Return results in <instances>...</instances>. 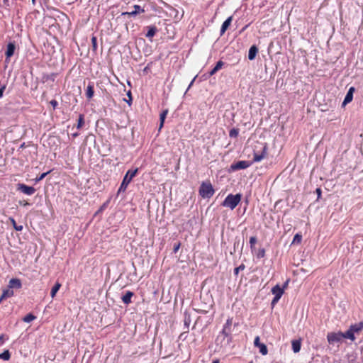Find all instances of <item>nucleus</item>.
<instances>
[{
	"label": "nucleus",
	"mask_w": 363,
	"mask_h": 363,
	"mask_svg": "<svg viewBox=\"0 0 363 363\" xmlns=\"http://www.w3.org/2000/svg\"><path fill=\"white\" fill-rule=\"evenodd\" d=\"M14 294V292L13 291V289H11V288H9L8 286V289H4L3 291V293H2V298H4L5 299L7 298H10V297H12Z\"/></svg>",
	"instance_id": "obj_18"
},
{
	"label": "nucleus",
	"mask_w": 363,
	"mask_h": 363,
	"mask_svg": "<svg viewBox=\"0 0 363 363\" xmlns=\"http://www.w3.org/2000/svg\"><path fill=\"white\" fill-rule=\"evenodd\" d=\"M5 89H6V86H5V85L2 86L0 88V98H1V97H2L3 94H4V90H5Z\"/></svg>",
	"instance_id": "obj_39"
},
{
	"label": "nucleus",
	"mask_w": 363,
	"mask_h": 363,
	"mask_svg": "<svg viewBox=\"0 0 363 363\" xmlns=\"http://www.w3.org/2000/svg\"><path fill=\"white\" fill-rule=\"evenodd\" d=\"M343 338L350 339V340L354 341L355 340V336L352 331L349 328L348 330L343 333Z\"/></svg>",
	"instance_id": "obj_19"
},
{
	"label": "nucleus",
	"mask_w": 363,
	"mask_h": 363,
	"mask_svg": "<svg viewBox=\"0 0 363 363\" xmlns=\"http://www.w3.org/2000/svg\"><path fill=\"white\" fill-rule=\"evenodd\" d=\"M251 164L250 162L247 161H238L235 163H233L230 165V170L231 171H236L239 169H244L250 167Z\"/></svg>",
	"instance_id": "obj_5"
},
{
	"label": "nucleus",
	"mask_w": 363,
	"mask_h": 363,
	"mask_svg": "<svg viewBox=\"0 0 363 363\" xmlns=\"http://www.w3.org/2000/svg\"><path fill=\"white\" fill-rule=\"evenodd\" d=\"M257 52L258 49L255 45L250 47L248 52V59L250 60H254L257 55Z\"/></svg>",
	"instance_id": "obj_15"
},
{
	"label": "nucleus",
	"mask_w": 363,
	"mask_h": 363,
	"mask_svg": "<svg viewBox=\"0 0 363 363\" xmlns=\"http://www.w3.org/2000/svg\"><path fill=\"white\" fill-rule=\"evenodd\" d=\"M292 350L295 353L298 352L301 350V342L298 340L292 341Z\"/></svg>",
	"instance_id": "obj_22"
},
{
	"label": "nucleus",
	"mask_w": 363,
	"mask_h": 363,
	"mask_svg": "<svg viewBox=\"0 0 363 363\" xmlns=\"http://www.w3.org/2000/svg\"><path fill=\"white\" fill-rule=\"evenodd\" d=\"M316 192L318 194V196L320 197L321 194V190L320 189H317Z\"/></svg>",
	"instance_id": "obj_44"
},
{
	"label": "nucleus",
	"mask_w": 363,
	"mask_h": 363,
	"mask_svg": "<svg viewBox=\"0 0 363 363\" xmlns=\"http://www.w3.org/2000/svg\"><path fill=\"white\" fill-rule=\"evenodd\" d=\"M133 10L131 11H128V12H123L122 13L123 16H135L136 14L138 13H143L145 11L144 9H143L140 6L138 5H135L133 6Z\"/></svg>",
	"instance_id": "obj_10"
},
{
	"label": "nucleus",
	"mask_w": 363,
	"mask_h": 363,
	"mask_svg": "<svg viewBox=\"0 0 363 363\" xmlns=\"http://www.w3.org/2000/svg\"><path fill=\"white\" fill-rule=\"evenodd\" d=\"M212 363H219V361L218 360H214V361H213Z\"/></svg>",
	"instance_id": "obj_48"
},
{
	"label": "nucleus",
	"mask_w": 363,
	"mask_h": 363,
	"mask_svg": "<svg viewBox=\"0 0 363 363\" xmlns=\"http://www.w3.org/2000/svg\"><path fill=\"white\" fill-rule=\"evenodd\" d=\"M231 325H232V320L228 319L225 324L224 325V326H226L227 328H229L231 329Z\"/></svg>",
	"instance_id": "obj_37"
},
{
	"label": "nucleus",
	"mask_w": 363,
	"mask_h": 363,
	"mask_svg": "<svg viewBox=\"0 0 363 363\" xmlns=\"http://www.w3.org/2000/svg\"><path fill=\"white\" fill-rule=\"evenodd\" d=\"M49 173H50V171L43 173L38 178L35 179L36 182H40V181L43 180L46 177V175H48Z\"/></svg>",
	"instance_id": "obj_34"
},
{
	"label": "nucleus",
	"mask_w": 363,
	"mask_h": 363,
	"mask_svg": "<svg viewBox=\"0 0 363 363\" xmlns=\"http://www.w3.org/2000/svg\"><path fill=\"white\" fill-rule=\"evenodd\" d=\"M354 88L353 86L350 87L345 97V99L342 102V106H345L347 104L350 103L353 99V94L354 92Z\"/></svg>",
	"instance_id": "obj_9"
},
{
	"label": "nucleus",
	"mask_w": 363,
	"mask_h": 363,
	"mask_svg": "<svg viewBox=\"0 0 363 363\" xmlns=\"http://www.w3.org/2000/svg\"><path fill=\"white\" fill-rule=\"evenodd\" d=\"M168 113V110H164L162 113L160 114V130L163 127L164 120L166 118V116Z\"/></svg>",
	"instance_id": "obj_21"
},
{
	"label": "nucleus",
	"mask_w": 363,
	"mask_h": 363,
	"mask_svg": "<svg viewBox=\"0 0 363 363\" xmlns=\"http://www.w3.org/2000/svg\"><path fill=\"white\" fill-rule=\"evenodd\" d=\"M33 4H35V0H32Z\"/></svg>",
	"instance_id": "obj_49"
},
{
	"label": "nucleus",
	"mask_w": 363,
	"mask_h": 363,
	"mask_svg": "<svg viewBox=\"0 0 363 363\" xmlns=\"http://www.w3.org/2000/svg\"><path fill=\"white\" fill-rule=\"evenodd\" d=\"M245 267L244 265H240L239 267H237L235 269V274H238L239 271H240V269H244Z\"/></svg>",
	"instance_id": "obj_38"
},
{
	"label": "nucleus",
	"mask_w": 363,
	"mask_h": 363,
	"mask_svg": "<svg viewBox=\"0 0 363 363\" xmlns=\"http://www.w3.org/2000/svg\"><path fill=\"white\" fill-rule=\"evenodd\" d=\"M91 42H92L93 46L94 48H96V37H92Z\"/></svg>",
	"instance_id": "obj_40"
},
{
	"label": "nucleus",
	"mask_w": 363,
	"mask_h": 363,
	"mask_svg": "<svg viewBox=\"0 0 363 363\" xmlns=\"http://www.w3.org/2000/svg\"><path fill=\"white\" fill-rule=\"evenodd\" d=\"M133 296V293L128 291L122 297V301L125 304H129L131 303V298Z\"/></svg>",
	"instance_id": "obj_16"
},
{
	"label": "nucleus",
	"mask_w": 363,
	"mask_h": 363,
	"mask_svg": "<svg viewBox=\"0 0 363 363\" xmlns=\"http://www.w3.org/2000/svg\"><path fill=\"white\" fill-rule=\"evenodd\" d=\"M138 171V169L135 168L134 169H130L126 172V174L122 181V183L119 187V189H118L119 192L125 191L126 190L128 185L130 184V182L133 179V178L137 174Z\"/></svg>",
	"instance_id": "obj_2"
},
{
	"label": "nucleus",
	"mask_w": 363,
	"mask_h": 363,
	"mask_svg": "<svg viewBox=\"0 0 363 363\" xmlns=\"http://www.w3.org/2000/svg\"><path fill=\"white\" fill-rule=\"evenodd\" d=\"M4 2L5 4L9 6V0H4Z\"/></svg>",
	"instance_id": "obj_47"
},
{
	"label": "nucleus",
	"mask_w": 363,
	"mask_h": 363,
	"mask_svg": "<svg viewBox=\"0 0 363 363\" xmlns=\"http://www.w3.org/2000/svg\"><path fill=\"white\" fill-rule=\"evenodd\" d=\"M232 20H233V17L230 16L223 22V23L221 26V28H220V34L221 35H223L225 32V30L228 29V28L229 27V26L231 23Z\"/></svg>",
	"instance_id": "obj_14"
},
{
	"label": "nucleus",
	"mask_w": 363,
	"mask_h": 363,
	"mask_svg": "<svg viewBox=\"0 0 363 363\" xmlns=\"http://www.w3.org/2000/svg\"><path fill=\"white\" fill-rule=\"evenodd\" d=\"M223 65V62L222 61H218L215 67L210 72V75L212 76L216 74L219 69L222 68Z\"/></svg>",
	"instance_id": "obj_20"
},
{
	"label": "nucleus",
	"mask_w": 363,
	"mask_h": 363,
	"mask_svg": "<svg viewBox=\"0 0 363 363\" xmlns=\"http://www.w3.org/2000/svg\"><path fill=\"white\" fill-rule=\"evenodd\" d=\"M302 240V236L299 234L295 235L292 243H300Z\"/></svg>",
	"instance_id": "obj_32"
},
{
	"label": "nucleus",
	"mask_w": 363,
	"mask_h": 363,
	"mask_svg": "<svg viewBox=\"0 0 363 363\" xmlns=\"http://www.w3.org/2000/svg\"><path fill=\"white\" fill-rule=\"evenodd\" d=\"M61 287V284L58 282H57L55 286L52 288L50 295L52 298H54L57 294V292L59 291V289Z\"/></svg>",
	"instance_id": "obj_23"
},
{
	"label": "nucleus",
	"mask_w": 363,
	"mask_h": 363,
	"mask_svg": "<svg viewBox=\"0 0 363 363\" xmlns=\"http://www.w3.org/2000/svg\"><path fill=\"white\" fill-rule=\"evenodd\" d=\"M0 359L4 360H9L10 359V353L8 350L4 351L2 354H0Z\"/></svg>",
	"instance_id": "obj_29"
},
{
	"label": "nucleus",
	"mask_w": 363,
	"mask_h": 363,
	"mask_svg": "<svg viewBox=\"0 0 363 363\" xmlns=\"http://www.w3.org/2000/svg\"><path fill=\"white\" fill-rule=\"evenodd\" d=\"M262 343H260L259 342V336H257L255 338V340H254V345L255 347H257L259 346V345H261Z\"/></svg>",
	"instance_id": "obj_35"
},
{
	"label": "nucleus",
	"mask_w": 363,
	"mask_h": 363,
	"mask_svg": "<svg viewBox=\"0 0 363 363\" xmlns=\"http://www.w3.org/2000/svg\"><path fill=\"white\" fill-rule=\"evenodd\" d=\"M10 221L11 222L13 228L17 231H21L23 230V225H18L15 221V220L13 218H9Z\"/></svg>",
	"instance_id": "obj_26"
},
{
	"label": "nucleus",
	"mask_w": 363,
	"mask_h": 363,
	"mask_svg": "<svg viewBox=\"0 0 363 363\" xmlns=\"http://www.w3.org/2000/svg\"><path fill=\"white\" fill-rule=\"evenodd\" d=\"M249 363H252V362L251 361V362H249Z\"/></svg>",
	"instance_id": "obj_50"
},
{
	"label": "nucleus",
	"mask_w": 363,
	"mask_h": 363,
	"mask_svg": "<svg viewBox=\"0 0 363 363\" xmlns=\"http://www.w3.org/2000/svg\"><path fill=\"white\" fill-rule=\"evenodd\" d=\"M242 196L240 194L235 195L229 194L223 201L222 206L228 207L231 210L234 209L241 201Z\"/></svg>",
	"instance_id": "obj_1"
},
{
	"label": "nucleus",
	"mask_w": 363,
	"mask_h": 363,
	"mask_svg": "<svg viewBox=\"0 0 363 363\" xmlns=\"http://www.w3.org/2000/svg\"><path fill=\"white\" fill-rule=\"evenodd\" d=\"M267 155V146L266 144H264L262 147V152H254V157L253 161L254 162H260Z\"/></svg>",
	"instance_id": "obj_7"
},
{
	"label": "nucleus",
	"mask_w": 363,
	"mask_h": 363,
	"mask_svg": "<svg viewBox=\"0 0 363 363\" xmlns=\"http://www.w3.org/2000/svg\"><path fill=\"white\" fill-rule=\"evenodd\" d=\"M94 94V84L89 83L87 86L86 91V97L90 99L93 97Z\"/></svg>",
	"instance_id": "obj_17"
},
{
	"label": "nucleus",
	"mask_w": 363,
	"mask_h": 363,
	"mask_svg": "<svg viewBox=\"0 0 363 363\" xmlns=\"http://www.w3.org/2000/svg\"><path fill=\"white\" fill-rule=\"evenodd\" d=\"M8 286L9 288H11V289H18L21 288L22 284L19 279L13 278L11 279H10Z\"/></svg>",
	"instance_id": "obj_11"
},
{
	"label": "nucleus",
	"mask_w": 363,
	"mask_h": 363,
	"mask_svg": "<svg viewBox=\"0 0 363 363\" xmlns=\"http://www.w3.org/2000/svg\"><path fill=\"white\" fill-rule=\"evenodd\" d=\"M17 189L24 194L26 195H33L35 192V188L33 186H27L24 184H18L17 185Z\"/></svg>",
	"instance_id": "obj_6"
},
{
	"label": "nucleus",
	"mask_w": 363,
	"mask_h": 363,
	"mask_svg": "<svg viewBox=\"0 0 363 363\" xmlns=\"http://www.w3.org/2000/svg\"><path fill=\"white\" fill-rule=\"evenodd\" d=\"M231 332V329L229 328H227L226 326H223V330L221 332L222 335H223L225 337H228V340L230 339V334Z\"/></svg>",
	"instance_id": "obj_24"
},
{
	"label": "nucleus",
	"mask_w": 363,
	"mask_h": 363,
	"mask_svg": "<svg viewBox=\"0 0 363 363\" xmlns=\"http://www.w3.org/2000/svg\"><path fill=\"white\" fill-rule=\"evenodd\" d=\"M50 104H51L54 108H55V107H57V104H57V101H55V100H52V101H50Z\"/></svg>",
	"instance_id": "obj_41"
},
{
	"label": "nucleus",
	"mask_w": 363,
	"mask_h": 363,
	"mask_svg": "<svg viewBox=\"0 0 363 363\" xmlns=\"http://www.w3.org/2000/svg\"><path fill=\"white\" fill-rule=\"evenodd\" d=\"M343 339V333H329L327 335V340L330 344H334L337 342H341Z\"/></svg>",
	"instance_id": "obj_4"
},
{
	"label": "nucleus",
	"mask_w": 363,
	"mask_h": 363,
	"mask_svg": "<svg viewBox=\"0 0 363 363\" xmlns=\"http://www.w3.org/2000/svg\"><path fill=\"white\" fill-rule=\"evenodd\" d=\"M35 319V316L33 315V314L31 313H29L28 315H26L24 318H23V321L24 322H26V323H30L33 320H34Z\"/></svg>",
	"instance_id": "obj_28"
},
{
	"label": "nucleus",
	"mask_w": 363,
	"mask_h": 363,
	"mask_svg": "<svg viewBox=\"0 0 363 363\" xmlns=\"http://www.w3.org/2000/svg\"><path fill=\"white\" fill-rule=\"evenodd\" d=\"M20 203H21V204H23V206H27V205H28V204H29V203H28V202H26V201L21 202Z\"/></svg>",
	"instance_id": "obj_46"
},
{
	"label": "nucleus",
	"mask_w": 363,
	"mask_h": 363,
	"mask_svg": "<svg viewBox=\"0 0 363 363\" xmlns=\"http://www.w3.org/2000/svg\"><path fill=\"white\" fill-rule=\"evenodd\" d=\"M279 301V298L274 297V298L272 301V305L274 306Z\"/></svg>",
	"instance_id": "obj_42"
},
{
	"label": "nucleus",
	"mask_w": 363,
	"mask_h": 363,
	"mask_svg": "<svg viewBox=\"0 0 363 363\" xmlns=\"http://www.w3.org/2000/svg\"><path fill=\"white\" fill-rule=\"evenodd\" d=\"M179 247H180V243H179V244H177V245L174 246V252H177L179 250Z\"/></svg>",
	"instance_id": "obj_43"
},
{
	"label": "nucleus",
	"mask_w": 363,
	"mask_h": 363,
	"mask_svg": "<svg viewBox=\"0 0 363 363\" xmlns=\"http://www.w3.org/2000/svg\"><path fill=\"white\" fill-rule=\"evenodd\" d=\"M257 347H258L259 349V352L262 355H266L267 354L268 350H267V346L264 344L262 343L261 345H259Z\"/></svg>",
	"instance_id": "obj_25"
},
{
	"label": "nucleus",
	"mask_w": 363,
	"mask_h": 363,
	"mask_svg": "<svg viewBox=\"0 0 363 363\" xmlns=\"http://www.w3.org/2000/svg\"><path fill=\"white\" fill-rule=\"evenodd\" d=\"M238 130L237 129H232L230 130L229 135L231 138H236L238 135Z\"/></svg>",
	"instance_id": "obj_33"
},
{
	"label": "nucleus",
	"mask_w": 363,
	"mask_h": 363,
	"mask_svg": "<svg viewBox=\"0 0 363 363\" xmlns=\"http://www.w3.org/2000/svg\"><path fill=\"white\" fill-rule=\"evenodd\" d=\"M272 293L274 295L275 298L280 299L284 294V289L277 284L272 289Z\"/></svg>",
	"instance_id": "obj_12"
},
{
	"label": "nucleus",
	"mask_w": 363,
	"mask_h": 363,
	"mask_svg": "<svg viewBox=\"0 0 363 363\" xmlns=\"http://www.w3.org/2000/svg\"><path fill=\"white\" fill-rule=\"evenodd\" d=\"M350 329L354 334L359 333L362 330H363V322H359L358 323L350 325Z\"/></svg>",
	"instance_id": "obj_13"
},
{
	"label": "nucleus",
	"mask_w": 363,
	"mask_h": 363,
	"mask_svg": "<svg viewBox=\"0 0 363 363\" xmlns=\"http://www.w3.org/2000/svg\"><path fill=\"white\" fill-rule=\"evenodd\" d=\"M84 124V118L83 115H80L78 119L77 128H81Z\"/></svg>",
	"instance_id": "obj_30"
},
{
	"label": "nucleus",
	"mask_w": 363,
	"mask_h": 363,
	"mask_svg": "<svg viewBox=\"0 0 363 363\" xmlns=\"http://www.w3.org/2000/svg\"><path fill=\"white\" fill-rule=\"evenodd\" d=\"M156 30H157L155 27L150 28L146 34V37L150 38L153 37L156 33Z\"/></svg>",
	"instance_id": "obj_27"
},
{
	"label": "nucleus",
	"mask_w": 363,
	"mask_h": 363,
	"mask_svg": "<svg viewBox=\"0 0 363 363\" xmlns=\"http://www.w3.org/2000/svg\"><path fill=\"white\" fill-rule=\"evenodd\" d=\"M257 242V238L255 237H251L250 238V248L252 251L255 249V245Z\"/></svg>",
	"instance_id": "obj_31"
},
{
	"label": "nucleus",
	"mask_w": 363,
	"mask_h": 363,
	"mask_svg": "<svg viewBox=\"0 0 363 363\" xmlns=\"http://www.w3.org/2000/svg\"><path fill=\"white\" fill-rule=\"evenodd\" d=\"M264 254H265V251L264 249H260L259 250V252L257 254V257H263L264 256Z\"/></svg>",
	"instance_id": "obj_36"
},
{
	"label": "nucleus",
	"mask_w": 363,
	"mask_h": 363,
	"mask_svg": "<svg viewBox=\"0 0 363 363\" xmlns=\"http://www.w3.org/2000/svg\"><path fill=\"white\" fill-rule=\"evenodd\" d=\"M195 79H196V77H194V78L193 79V80L191 82V83H190V84H189V87H188L187 90H188V89H190V87L192 86V84H193V83H194V82Z\"/></svg>",
	"instance_id": "obj_45"
},
{
	"label": "nucleus",
	"mask_w": 363,
	"mask_h": 363,
	"mask_svg": "<svg viewBox=\"0 0 363 363\" xmlns=\"http://www.w3.org/2000/svg\"><path fill=\"white\" fill-rule=\"evenodd\" d=\"M16 47L13 43H9L7 45V50L6 52V62L9 63L10 57L14 54Z\"/></svg>",
	"instance_id": "obj_8"
},
{
	"label": "nucleus",
	"mask_w": 363,
	"mask_h": 363,
	"mask_svg": "<svg viewBox=\"0 0 363 363\" xmlns=\"http://www.w3.org/2000/svg\"><path fill=\"white\" fill-rule=\"evenodd\" d=\"M214 194L213 188L210 182H203L199 189V194L203 198H211Z\"/></svg>",
	"instance_id": "obj_3"
}]
</instances>
